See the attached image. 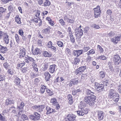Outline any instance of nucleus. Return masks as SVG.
<instances>
[{
	"mask_svg": "<svg viewBox=\"0 0 121 121\" xmlns=\"http://www.w3.org/2000/svg\"><path fill=\"white\" fill-rule=\"evenodd\" d=\"M108 97L110 99H112L115 103H117L120 99L119 95L116 91L115 90L111 89L108 92Z\"/></svg>",
	"mask_w": 121,
	"mask_h": 121,
	"instance_id": "f257e3e1",
	"label": "nucleus"
},
{
	"mask_svg": "<svg viewBox=\"0 0 121 121\" xmlns=\"http://www.w3.org/2000/svg\"><path fill=\"white\" fill-rule=\"evenodd\" d=\"M96 99V96L94 95H92L85 96L84 98V101L86 104L92 106L95 104Z\"/></svg>",
	"mask_w": 121,
	"mask_h": 121,
	"instance_id": "f03ea898",
	"label": "nucleus"
},
{
	"mask_svg": "<svg viewBox=\"0 0 121 121\" xmlns=\"http://www.w3.org/2000/svg\"><path fill=\"white\" fill-rule=\"evenodd\" d=\"M80 107L81 109V111H77V113L79 116H83L84 114H87L89 110L86 108H84L85 107L84 105L82 104V103L81 102L80 103Z\"/></svg>",
	"mask_w": 121,
	"mask_h": 121,
	"instance_id": "7ed1b4c3",
	"label": "nucleus"
},
{
	"mask_svg": "<svg viewBox=\"0 0 121 121\" xmlns=\"http://www.w3.org/2000/svg\"><path fill=\"white\" fill-rule=\"evenodd\" d=\"M94 87L95 89L99 92H102L104 89V84H100L97 82L95 83Z\"/></svg>",
	"mask_w": 121,
	"mask_h": 121,
	"instance_id": "20e7f679",
	"label": "nucleus"
},
{
	"mask_svg": "<svg viewBox=\"0 0 121 121\" xmlns=\"http://www.w3.org/2000/svg\"><path fill=\"white\" fill-rule=\"evenodd\" d=\"M93 10L94 15V17L95 18H97L100 17L101 13L100 6L99 5L97 6L93 9Z\"/></svg>",
	"mask_w": 121,
	"mask_h": 121,
	"instance_id": "39448f33",
	"label": "nucleus"
},
{
	"mask_svg": "<svg viewBox=\"0 0 121 121\" xmlns=\"http://www.w3.org/2000/svg\"><path fill=\"white\" fill-rule=\"evenodd\" d=\"M50 103L51 105L53 106H56V109L58 110L60 108V105L57 102V99L56 98L53 97L51 98L50 101Z\"/></svg>",
	"mask_w": 121,
	"mask_h": 121,
	"instance_id": "423d86ee",
	"label": "nucleus"
},
{
	"mask_svg": "<svg viewBox=\"0 0 121 121\" xmlns=\"http://www.w3.org/2000/svg\"><path fill=\"white\" fill-rule=\"evenodd\" d=\"M86 68V66H83L80 67L77 69L74 72L75 74L76 75H81L84 72Z\"/></svg>",
	"mask_w": 121,
	"mask_h": 121,
	"instance_id": "0eeeda50",
	"label": "nucleus"
},
{
	"mask_svg": "<svg viewBox=\"0 0 121 121\" xmlns=\"http://www.w3.org/2000/svg\"><path fill=\"white\" fill-rule=\"evenodd\" d=\"M83 31L81 28H78L75 30V35L77 38L80 39L83 35Z\"/></svg>",
	"mask_w": 121,
	"mask_h": 121,
	"instance_id": "6e6552de",
	"label": "nucleus"
},
{
	"mask_svg": "<svg viewBox=\"0 0 121 121\" xmlns=\"http://www.w3.org/2000/svg\"><path fill=\"white\" fill-rule=\"evenodd\" d=\"M121 38V34L118 35L117 36H116L111 39V41L115 44H117L120 41Z\"/></svg>",
	"mask_w": 121,
	"mask_h": 121,
	"instance_id": "1a4fd4ad",
	"label": "nucleus"
},
{
	"mask_svg": "<svg viewBox=\"0 0 121 121\" xmlns=\"http://www.w3.org/2000/svg\"><path fill=\"white\" fill-rule=\"evenodd\" d=\"M34 115H30V117L31 119L33 120H37L39 119L40 117V115L37 112H34Z\"/></svg>",
	"mask_w": 121,
	"mask_h": 121,
	"instance_id": "9d476101",
	"label": "nucleus"
},
{
	"mask_svg": "<svg viewBox=\"0 0 121 121\" xmlns=\"http://www.w3.org/2000/svg\"><path fill=\"white\" fill-rule=\"evenodd\" d=\"M76 116L73 114H68L65 118L66 121H74L75 119Z\"/></svg>",
	"mask_w": 121,
	"mask_h": 121,
	"instance_id": "9b49d317",
	"label": "nucleus"
},
{
	"mask_svg": "<svg viewBox=\"0 0 121 121\" xmlns=\"http://www.w3.org/2000/svg\"><path fill=\"white\" fill-rule=\"evenodd\" d=\"M114 62L116 65H118L121 62V60L120 56L118 55H116L114 56L113 59Z\"/></svg>",
	"mask_w": 121,
	"mask_h": 121,
	"instance_id": "f8f14e48",
	"label": "nucleus"
},
{
	"mask_svg": "<svg viewBox=\"0 0 121 121\" xmlns=\"http://www.w3.org/2000/svg\"><path fill=\"white\" fill-rule=\"evenodd\" d=\"M23 112V110L20 111L18 113V115H19L21 119L23 121L28 120V118L27 116L24 114H22V112Z\"/></svg>",
	"mask_w": 121,
	"mask_h": 121,
	"instance_id": "ddd939ff",
	"label": "nucleus"
},
{
	"mask_svg": "<svg viewBox=\"0 0 121 121\" xmlns=\"http://www.w3.org/2000/svg\"><path fill=\"white\" fill-rule=\"evenodd\" d=\"M20 51L18 54L19 57L21 58L22 57L25 56L26 55V50L24 48H20Z\"/></svg>",
	"mask_w": 121,
	"mask_h": 121,
	"instance_id": "4468645a",
	"label": "nucleus"
},
{
	"mask_svg": "<svg viewBox=\"0 0 121 121\" xmlns=\"http://www.w3.org/2000/svg\"><path fill=\"white\" fill-rule=\"evenodd\" d=\"M104 112L102 111H99L97 112V117L99 121H100L103 120L104 118Z\"/></svg>",
	"mask_w": 121,
	"mask_h": 121,
	"instance_id": "2eb2a0df",
	"label": "nucleus"
},
{
	"mask_svg": "<svg viewBox=\"0 0 121 121\" xmlns=\"http://www.w3.org/2000/svg\"><path fill=\"white\" fill-rule=\"evenodd\" d=\"M9 36L8 35L7 33H5L3 37V40L4 43L8 44L9 43Z\"/></svg>",
	"mask_w": 121,
	"mask_h": 121,
	"instance_id": "dca6fc26",
	"label": "nucleus"
},
{
	"mask_svg": "<svg viewBox=\"0 0 121 121\" xmlns=\"http://www.w3.org/2000/svg\"><path fill=\"white\" fill-rule=\"evenodd\" d=\"M82 50H74L73 52V55L76 57L79 56L80 55L82 54Z\"/></svg>",
	"mask_w": 121,
	"mask_h": 121,
	"instance_id": "f3484780",
	"label": "nucleus"
},
{
	"mask_svg": "<svg viewBox=\"0 0 121 121\" xmlns=\"http://www.w3.org/2000/svg\"><path fill=\"white\" fill-rule=\"evenodd\" d=\"M46 108L47 111L46 113L47 115H48L52 112H56V111L55 109H52L48 106H46Z\"/></svg>",
	"mask_w": 121,
	"mask_h": 121,
	"instance_id": "a211bd4d",
	"label": "nucleus"
},
{
	"mask_svg": "<svg viewBox=\"0 0 121 121\" xmlns=\"http://www.w3.org/2000/svg\"><path fill=\"white\" fill-rule=\"evenodd\" d=\"M25 56L24 58L25 62L29 64L30 63L29 60L30 62H33L34 60L33 58L27 55H26Z\"/></svg>",
	"mask_w": 121,
	"mask_h": 121,
	"instance_id": "6ab92c4d",
	"label": "nucleus"
},
{
	"mask_svg": "<svg viewBox=\"0 0 121 121\" xmlns=\"http://www.w3.org/2000/svg\"><path fill=\"white\" fill-rule=\"evenodd\" d=\"M33 49H33V47H32L31 49L34 55H40L41 54V52L40 49L37 48H36L34 50H33Z\"/></svg>",
	"mask_w": 121,
	"mask_h": 121,
	"instance_id": "aec40b11",
	"label": "nucleus"
},
{
	"mask_svg": "<svg viewBox=\"0 0 121 121\" xmlns=\"http://www.w3.org/2000/svg\"><path fill=\"white\" fill-rule=\"evenodd\" d=\"M52 43L50 41L48 42L47 45L48 48H51L53 51L55 52L56 51V48L55 46H52Z\"/></svg>",
	"mask_w": 121,
	"mask_h": 121,
	"instance_id": "412c9836",
	"label": "nucleus"
},
{
	"mask_svg": "<svg viewBox=\"0 0 121 121\" xmlns=\"http://www.w3.org/2000/svg\"><path fill=\"white\" fill-rule=\"evenodd\" d=\"M8 49L6 47L0 44V53L4 54L7 52Z\"/></svg>",
	"mask_w": 121,
	"mask_h": 121,
	"instance_id": "4be33fe9",
	"label": "nucleus"
},
{
	"mask_svg": "<svg viewBox=\"0 0 121 121\" xmlns=\"http://www.w3.org/2000/svg\"><path fill=\"white\" fill-rule=\"evenodd\" d=\"M67 98L68 101V104L72 105L73 103V101L72 95L71 94L68 95L67 96Z\"/></svg>",
	"mask_w": 121,
	"mask_h": 121,
	"instance_id": "5701e85b",
	"label": "nucleus"
},
{
	"mask_svg": "<svg viewBox=\"0 0 121 121\" xmlns=\"http://www.w3.org/2000/svg\"><path fill=\"white\" fill-rule=\"evenodd\" d=\"M56 66V65L55 64L50 66L49 69L50 73H53L55 71Z\"/></svg>",
	"mask_w": 121,
	"mask_h": 121,
	"instance_id": "b1692460",
	"label": "nucleus"
},
{
	"mask_svg": "<svg viewBox=\"0 0 121 121\" xmlns=\"http://www.w3.org/2000/svg\"><path fill=\"white\" fill-rule=\"evenodd\" d=\"M25 106V103L23 101H22L20 103H18V104L17 108V109L19 110H23V107Z\"/></svg>",
	"mask_w": 121,
	"mask_h": 121,
	"instance_id": "393cba45",
	"label": "nucleus"
},
{
	"mask_svg": "<svg viewBox=\"0 0 121 121\" xmlns=\"http://www.w3.org/2000/svg\"><path fill=\"white\" fill-rule=\"evenodd\" d=\"M45 76V79L47 81H49L50 78H51L50 74L48 72H45L44 73Z\"/></svg>",
	"mask_w": 121,
	"mask_h": 121,
	"instance_id": "a878e982",
	"label": "nucleus"
},
{
	"mask_svg": "<svg viewBox=\"0 0 121 121\" xmlns=\"http://www.w3.org/2000/svg\"><path fill=\"white\" fill-rule=\"evenodd\" d=\"M80 60L79 58L76 57L74 58L73 60L71 61L72 64L74 65H78L79 63Z\"/></svg>",
	"mask_w": 121,
	"mask_h": 121,
	"instance_id": "bb28decb",
	"label": "nucleus"
},
{
	"mask_svg": "<svg viewBox=\"0 0 121 121\" xmlns=\"http://www.w3.org/2000/svg\"><path fill=\"white\" fill-rule=\"evenodd\" d=\"M78 80V78L73 79L70 81V84L74 85H77L79 82Z\"/></svg>",
	"mask_w": 121,
	"mask_h": 121,
	"instance_id": "cd10ccee",
	"label": "nucleus"
},
{
	"mask_svg": "<svg viewBox=\"0 0 121 121\" xmlns=\"http://www.w3.org/2000/svg\"><path fill=\"white\" fill-rule=\"evenodd\" d=\"M14 103L13 100L10 99L9 98L6 99L5 100V104L6 105H8L9 104H14Z\"/></svg>",
	"mask_w": 121,
	"mask_h": 121,
	"instance_id": "c85d7f7f",
	"label": "nucleus"
},
{
	"mask_svg": "<svg viewBox=\"0 0 121 121\" xmlns=\"http://www.w3.org/2000/svg\"><path fill=\"white\" fill-rule=\"evenodd\" d=\"M47 89V86L43 85H41L40 90V92L41 94L43 93L45 90H46Z\"/></svg>",
	"mask_w": 121,
	"mask_h": 121,
	"instance_id": "c756f323",
	"label": "nucleus"
},
{
	"mask_svg": "<svg viewBox=\"0 0 121 121\" xmlns=\"http://www.w3.org/2000/svg\"><path fill=\"white\" fill-rule=\"evenodd\" d=\"M46 20L48 21V23L51 25L53 26L55 25L54 22L49 17H47L46 18Z\"/></svg>",
	"mask_w": 121,
	"mask_h": 121,
	"instance_id": "7c9ffc66",
	"label": "nucleus"
},
{
	"mask_svg": "<svg viewBox=\"0 0 121 121\" xmlns=\"http://www.w3.org/2000/svg\"><path fill=\"white\" fill-rule=\"evenodd\" d=\"M33 21L36 23H38L39 22V26H40L42 24V21L39 19V17L38 18H34Z\"/></svg>",
	"mask_w": 121,
	"mask_h": 121,
	"instance_id": "2f4dec72",
	"label": "nucleus"
},
{
	"mask_svg": "<svg viewBox=\"0 0 121 121\" xmlns=\"http://www.w3.org/2000/svg\"><path fill=\"white\" fill-rule=\"evenodd\" d=\"M15 22L17 23L18 24H21V18L19 17V15H17L15 18Z\"/></svg>",
	"mask_w": 121,
	"mask_h": 121,
	"instance_id": "473e14b6",
	"label": "nucleus"
},
{
	"mask_svg": "<svg viewBox=\"0 0 121 121\" xmlns=\"http://www.w3.org/2000/svg\"><path fill=\"white\" fill-rule=\"evenodd\" d=\"M21 81L20 79L17 77L15 79L14 82L16 85L18 86L20 85Z\"/></svg>",
	"mask_w": 121,
	"mask_h": 121,
	"instance_id": "72a5a7b5",
	"label": "nucleus"
},
{
	"mask_svg": "<svg viewBox=\"0 0 121 121\" xmlns=\"http://www.w3.org/2000/svg\"><path fill=\"white\" fill-rule=\"evenodd\" d=\"M48 64V63H46L44 64L42 68V70L43 71H44L47 70L49 65Z\"/></svg>",
	"mask_w": 121,
	"mask_h": 121,
	"instance_id": "f704fd0d",
	"label": "nucleus"
},
{
	"mask_svg": "<svg viewBox=\"0 0 121 121\" xmlns=\"http://www.w3.org/2000/svg\"><path fill=\"white\" fill-rule=\"evenodd\" d=\"M65 79L62 77H60L59 78V77H57L56 79V82H60L63 81H64Z\"/></svg>",
	"mask_w": 121,
	"mask_h": 121,
	"instance_id": "c9c22d12",
	"label": "nucleus"
},
{
	"mask_svg": "<svg viewBox=\"0 0 121 121\" xmlns=\"http://www.w3.org/2000/svg\"><path fill=\"white\" fill-rule=\"evenodd\" d=\"M95 50L92 49L87 52V54L88 56H89L91 54H94L95 53Z\"/></svg>",
	"mask_w": 121,
	"mask_h": 121,
	"instance_id": "e433bc0d",
	"label": "nucleus"
},
{
	"mask_svg": "<svg viewBox=\"0 0 121 121\" xmlns=\"http://www.w3.org/2000/svg\"><path fill=\"white\" fill-rule=\"evenodd\" d=\"M48 94L49 95L51 96L53 95V93L52 91L51 90L47 88L46 90Z\"/></svg>",
	"mask_w": 121,
	"mask_h": 121,
	"instance_id": "4c0bfd02",
	"label": "nucleus"
},
{
	"mask_svg": "<svg viewBox=\"0 0 121 121\" xmlns=\"http://www.w3.org/2000/svg\"><path fill=\"white\" fill-rule=\"evenodd\" d=\"M69 37L70 38V41L73 43L75 42V39L73 35H69Z\"/></svg>",
	"mask_w": 121,
	"mask_h": 121,
	"instance_id": "58836bf2",
	"label": "nucleus"
},
{
	"mask_svg": "<svg viewBox=\"0 0 121 121\" xmlns=\"http://www.w3.org/2000/svg\"><path fill=\"white\" fill-rule=\"evenodd\" d=\"M51 3L48 0H46L43 3V6L45 7L48 6Z\"/></svg>",
	"mask_w": 121,
	"mask_h": 121,
	"instance_id": "ea45409f",
	"label": "nucleus"
},
{
	"mask_svg": "<svg viewBox=\"0 0 121 121\" xmlns=\"http://www.w3.org/2000/svg\"><path fill=\"white\" fill-rule=\"evenodd\" d=\"M99 77L100 78L103 79L105 76V73L103 71H101L99 72Z\"/></svg>",
	"mask_w": 121,
	"mask_h": 121,
	"instance_id": "a19ab883",
	"label": "nucleus"
},
{
	"mask_svg": "<svg viewBox=\"0 0 121 121\" xmlns=\"http://www.w3.org/2000/svg\"><path fill=\"white\" fill-rule=\"evenodd\" d=\"M44 108V106L43 105H39L38 112L42 111Z\"/></svg>",
	"mask_w": 121,
	"mask_h": 121,
	"instance_id": "79ce46f5",
	"label": "nucleus"
},
{
	"mask_svg": "<svg viewBox=\"0 0 121 121\" xmlns=\"http://www.w3.org/2000/svg\"><path fill=\"white\" fill-rule=\"evenodd\" d=\"M108 80L105 79L104 80L102 81V83H103V84H104V85L105 86H107V85L108 83Z\"/></svg>",
	"mask_w": 121,
	"mask_h": 121,
	"instance_id": "37998d69",
	"label": "nucleus"
},
{
	"mask_svg": "<svg viewBox=\"0 0 121 121\" xmlns=\"http://www.w3.org/2000/svg\"><path fill=\"white\" fill-rule=\"evenodd\" d=\"M25 64V62L20 64H18L17 65V69L20 68L24 66Z\"/></svg>",
	"mask_w": 121,
	"mask_h": 121,
	"instance_id": "c03bdc74",
	"label": "nucleus"
},
{
	"mask_svg": "<svg viewBox=\"0 0 121 121\" xmlns=\"http://www.w3.org/2000/svg\"><path fill=\"white\" fill-rule=\"evenodd\" d=\"M97 48L100 53H102L104 52V50L101 47L100 45H98Z\"/></svg>",
	"mask_w": 121,
	"mask_h": 121,
	"instance_id": "a18cd8bd",
	"label": "nucleus"
},
{
	"mask_svg": "<svg viewBox=\"0 0 121 121\" xmlns=\"http://www.w3.org/2000/svg\"><path fill=\"white\" fill-rule=\"evenodd\" d=\"M80 92L81 90L80 89H79L73 91L72 92V94L73 95H75L77 94L78 92Z\"/></svg>",
	"mask_w": 121,
	"mask_h": 121,
	"instance_id": "49530a36",
	"label": "nucleus"
},
{
	"mask_svg": "<svg viewBox=\"0 0 121 121\" xmlns=\"http://www.w3.org/2000/svg\"><path fill=\"white\" fill-rule=\"evenodd\" d=\"M57 44L60 47H62L64 46L63 43L60 41H58L57 42Z\"/></svg>",
	"mask_w": 121,
	"mask_h": 121,
	"instance_id": "de8ad7c7",
	"label": "nucleus"
},
{
	"mask_svg": "<svg viewBox=\"0 0 121 121\" xmlns=\"http://www.w3.org/2000/svg\"><path fill=\"white\" fill-rule=\"evenodd\" d=\"M86 91L87 94L88 95H94V92H91V90L88 89H87Z\"/></svg>",
	"mask_w": 121,
	"mask_h": 121,
	"instance_id": "09e8293b",
	"label": "nucleus"
},
{
	"mask_svg": "<svg viewBox=\"0 0 121 121\" xmlns=\"http://www.w3.org/2000/svg\"><path fill=\"white\" fill-rule=\"evenodd\" d=\"M51 28L49 26H48L47 28L43 30V32L45 33H47L51 29Z\"/></svg>",
	"mask_w": 121,
	"mask_h": 121,
	"instance_id": "8fccbe9b",
	"label": "nucleus"
},
{
	"mask_svg": "<svg viewBox=\"0 0 121 121\" xmlns=\"http://www.w3.org/2000/svg\"><path fill=\"white\" fill-rule=\"evenodd\" d=\"M87 74H82L81 77V79L84 80L86 79L87 78Z\"/></svg>",
	"mask_w": 121,
	"mask_h": 121,
	"instance_id": "3c124183",
	"label": "nucleus"
},
{
	"mask_svg": "<svg viewBox=\"0 0 121 121\" xmlns=\"http://www.w3.org/2000/svg\"><path fill=\"white\" fill-rule=\"evenodd\" d=\"M60 24L62 26H64L65 25V22L62 19H61L59 20Z\"/></svg>",
	"mask_w": 121,
	"mask_h": 121,
	"instance_id": "603ef678",
	"label": "nucleus"
},
{
	"mask_svg": "<svg viewBox=\"0 0 121 121\" xmlns=\"http://www.w3.org/2000/svg\"><path fill=\"white\" fill-rule=\"evenodd\" d=\"M98 59H100L101 60H105L107 59V58L104 55H101L99 56L98 57Z\"/></svg>",
	"mask_w": 121,
	"mask_h": 121,
	"instance_id": "864d4df0",
	"label": "nucleus"
},
{
	"mask_svg": "<svg viewBox=\"0 0 121 121\" xmlns=\"http://www.w3.org/2000/svg\"><path fill=\"white\" fill-rule=\"evenodd\" d=\"M0 121H7L5 117H3L0 114Z\"/></svg>",
	"mask_w": 121,
	"mask_h": 121,
	"instance_id": "5fc2aeb1",
	"label": "nucleus"
},
{
	"mask_svg": "<svg viewBox=\"0 0 121 121\" xmlns=\"http://www.w3.org/2000/svg\"><path fill=\"white\" fill-rule=\"evenodd\" d=\"M6 9H4L3 7H0V13H3L6 12Z\"/></svg>",
	"mask_w": 121,
	"mask_h": 121,
	"instance_id": "6e6d98bb",
	"label": "nucleus"
},
{
	"mask_svg": "<svg viewBox=\"0 0 121 121\" xmlns=\"http://www.w3.org/2000/svg\"><path fill=\"white\" fill-rule=\"evenodd\" d=\"M115 35V33L112 31H111L108 34V36L111 37L114 36Z\"/></svg>",
	"mask_w": 121,
	"mask_h": 121,
	"instance_id": "4d7b16f0",
	"label": "nucleus"
},
{
	"mask_svg": "<svg viewBox=\"0 0 121 121\" xmlns=\"http://www.w3.org/2000/svg\"><path fill=\"white\" fill-rule=\"evenodd\" d=\"M112 11L109 9H108L107 10L106 12V14L107 15H111L112 14Z\"/></svg>",
	"mask_w": 121,
	"mask_h": 121,
	"instance_id": "13d9d810",
	"label": "nucleus"
},
{
	"mask_svg": "<svg viewBox=\"0 0 121 121\" xmlns=\"http://www.w3.org/2000/svg\"><path fill=\"white\" fill-rule=\"evenodd\" d=\"M68 31L69 32V35H73V31L71 30V28L70 27H68Z\"/></svg>",
	"mask_w": 121,
	"mask_h": 121,
	"instance_id": "bf43d9fd",
	"label": "nucleus"
},
{
	"mask_svg": "<svg viewBox=\"0 0 121 121\" xmlns=\"http://www.w3.org/2000/svg\"><path fill=\"white\" fill-rule=\"evenodd\" d=\"M3 65L5 68L6 69H8V67L9 66L6 62L4 63L3 64Z\"/></svg>",
	"mask_w": 121,
	"mask_h": 121,
	"instance_id": "052dcab7",
	"label": "nucleus"
},
{
	"mask_svg": "<svg viewBox=\"0 0 121 121\" xmlns=\"http://www.w3.org/2000/svg\"><path fill=\"white\" fill-rule=\"evenodd\" d=\"M8 10L9 11H12L13 9V7L12 6L10 5L8 6Z\"/></svg>",
	"mask_w": 121,
	"mask_h": 121,
	"instance_id": "680f3d73",
	"label": "nucleus"
},
{
	"mask_svg": "<svg viewBox=\"0 0 121 121\" xmlns=\"http://www.w3.org/2000/svg\"><path fill=\"white\" fill-rule=\"evenodd\" d=\"M43 55L45 56L49 57L50 55L49 53L46 51L43 52Z\"/></svg>",
	"mask_w": 121,
	"mask_h": 121,
	"instance_id": "e2e57ef3",
	"label": "nucleus"
},
{
	"mask_svg": "<svg viewBox=\"0 0 121 121\" xmlns=\"http://www.w3.org/2000/svg\"><path fill=\"white\" fill-rule=\"evenodd\" d=\"M15 38L17 42H19L20 40V39L18 34H16L15 35Z\"/></svg>",
	"mask_w": 121,
	"mask_h": 121,
	"instance_id": "0e129e2a",
	"label": "nucleus"
},
{
	"mask_svg": "<svg viewBox=\"0 0 121 121\" xmlns=\"http://www.w3.org/2000/svg\"><path fill=\"white\" fill-rule=\"evenodd\" d=\"M32 108L37 111L38 112V110L39 109V105H35L32 107Z\"/></svg>",
	"mask_w": 121,
	"mask_h": 121,
	"instance_id": "69168bd1",
	"label": "nucleus"
},
{
	"mask_svg": "<svg viewBox=\"0 0 121 121\" xmlns=\"http://www.w3.org/2000/svg\"><path fill=\"white\" fill-rule=\"evenodd\" d=\"M27 67H24L21 69V71L23 73H24L27 71Z\"/></svg>",
	"mask_w": 121,
	"mask_h": 121,
	"instance_id": "338daca9",
	"label": "nucleus"
},
{
	"mask_svg": "<svg viewBox=\"0 0 121 121\" xmlns=\"http://www.w3.org/2000/svg\"><path fill=\"white\" fill-rule=\"evenodd\" d=\"M40 11L39 10H37L36 12L35 15L36 17H38L40 15Z\"/></svg>",
	"mask_w": 121,
	"mask_h": 121,
	"instance_id": "774afa93",
	"label": "nucleus"
}]
</instances>
